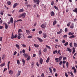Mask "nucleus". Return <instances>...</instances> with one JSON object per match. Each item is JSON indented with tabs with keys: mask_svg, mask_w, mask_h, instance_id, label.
I'll return each instance as SVG.
<instances>
[{
	"mask_svg": "<svg viewBox=\"0 0 77 77\" xmlns=\"http://www.w3.org/2000/svg\"><path fill=\"white\" fill-rule=\"evenodd\" d=\"M46 46V48H49V49H51V48L49 46H48L47 45H45Z\"/></svg>",
	"mask_w": 77,
	"mask_h": 77,
	"instance_id": "30",
	"label": "nucleus"
},
{
	"mask_svg": "<svg viewBox=\"0 0 77 77\" xmlns=\"http://www.w3.org/2000/svg\"><path fill=\"white\" fill-rule=\"evenodd\" d=\"M54 4V1H53L51 2V5H52V6H53Z\"/></svg>",
	"mask_w": 77,
	"mask_h": 77,
	"instance_id": "34",
	"label": "nucleus"
},
{
	"mask_svg": "<svg viewBox=\"0 0 77 77\" xmlns=\"http://www.w3.org/2000/svg\"><path fill=\"white\" fill-rule=\"evenodd\" d=\"M18 35L19 36H21V35H22V34L21 33H20V32H18Z\"/></svg>",
	"mask_w": 77,
	"mask_h": 77,
	"instance_id": "54",
	"label": "nucleus"
},
{
	"mask_svg": "<svg viewBox=\"0 0 77 77\" xmlns=\"http://www.w3.org/2000/svg\"><path fill=\"white\" fill-rule=\"evenodd\" d=\"M3 28V26H0V29H2Z\"/></svg>",
	"mask_w": 77,
	"mask_h": 77,
	"instance_id": "63",
	"label": "nucleus"
},
{
	"mask_svg": "<svg viewBox=\"0 0 77 77\" xmlns=\"http://www.w3.org/2000/svg\"><path fill=\"white\" fill-rule=\"evenodd\" d=\"M43 37H44V38H45L47 36V34H46V33H43Z\"/></svg>",
	"mask_w": 77,
	"mask_h": 77,
	"instance_id": "8",
	"label": "nucleus"
},
{
	"mask_svg": "<svg viewBox=\"0 0 77 77\" xmlns=\"http://www.w3.org/2000/svg\"><path fill=\"white\" fill-rule=\"evenodd\" d=\"M74 47H77V44L75 43H74Z\"/></svg>",
	"mask_w": 77,
	"mask_h": 77,
	"instance_id": "41",
	"label": "nucleus"
},
{
	"mask_svg": "<svg viewBox=\"0 0 77 77\" xmlns=\"http://www.w3.org/2000/svg\"><path fill=\"white\" fill-rule=\"evenodd\" d=\"M72 50H73V52H72V53L73 54H74V53H75V48H73Z\"/></svg>",
	"mask_w": 77,
	"mask_h": 77,
	"instance_id": "16",
	"label": "nucleus"
},
{
	"mask_svg": "<svg viewBox=\"0 0 77 77\" xmlns=\"http://www.w3.org/2000/svg\"><path fill=\"white\" fill-rule=\"evenodd\" d=\"M47 48H45V49H44L43 51L44 52H45L46 51H47Z\"/></svg>",
	"mask_w": 77,
	"mask_h": 77,
	"instance_id": "32",
	"label": "nucleus"
},
{
	"mask_svg": "<svg viewBox=\"0 0 77 77\" xmlns=\"http://www.w3.org/2000/svg\"><path fill=\"white\" fill-rule=\"evenodd\" d=\"M37 5H39V2H40V1H39V0H37Z\"/></svg>",
	"mask_w": 77,
	"mask_h": 77,
	"instance_id": "37",
	"label": "nucleus"
},
{
	"mask_svg": "<svg viewBox=\"0 0 77 77\" xmlns=\"http://www.w3.org/2000/svg\"><path fill=\"white\" fill-rule=\"evenodd\" d=\"M62 59V57L61 56L58 59L59 62L60 60H61V59Z\"/></svg>",
	"mask_w": 77,
	"mask_h": 77,
	"instance_id": "31",
	"label": "nucleus"
},
{
	"mask_svg": "<svg viewBox=\"0 0 77 77\" xmlns=\"http://www.w3.org/2000/svg\"><path fill=\"white\" fill-rule=\"evenodd\" d=\"M67 51H69V53H71L72 52V50L70 48H69L67 47Z\"/></svg>",
	"mask_w": 77,
	"mask_h": 77,
	"instance_id": "7",
	"label": "nucleus"
},
{
	"mask_svg": "<svg viewBox=\"0 0 77 77\" xmlns=\"http://www.w3.org/2000/svg\"><path fill=\"white\" fill-rule=\"evenodd\" d=\"M22 62L23 63V65H25V63H26V62H25V60H24V59H22Z\"/></svg>",
	"mask_w": 77,
	"mask_h": 77,
	"instance_id": "15",
	"label": "nucleus"
},
{
	"mask_svg": "<svg viewBox=\"0 0 77 77\" xmlns=\"http://www.w3.org/2000/svg\"><path fill=\"white\" fill-rule=\"evenodd\" d=\"M41 27L43 29H45L46 27V25L45 24H43L41 25Z\"/></svg>",
	"mask_w": 77,
	"mask_h": 77,
	"instance_id": "6",
	"label": "nucleus"
},
{
	"mask_svg": "<svg viewBox=\"0 0 77 77\" xmlns=\"http://www.w3.org/2000/svg\"><path fill=\"white\" fill-rule=\"evenodd\" d=\"M38 33L39 34H41V33H42V31H39L38 32Z\"/></svg>",
	"mask_w": 77,
	"mask_h": 77,
	"instance_id": "53",
	"label": "nucleus"
},
{
	"mask_svg": "<svg viewBox=\"0 0 77 77\" xmlns=\"http://www.w3.org/2000/svg\"><path fill=\"white\" fill-rule=\"evenodd\" d=\"M16 47H17L18 49H20V46L18 44L16 45Z\"/></svg>",
	"mask_w": 77,
	"mask_h": 77,
	"instance_id": "29",
	"label": "nucleus"
},
{
	"mask_svg": "<svg viewBox=\"0 0 77 77\" xmlns=\"http://www.w3.org/2000/svg\"><path fill=\"white\" fill-rule=\"evenodd\" d=\"M70 24H71V22H69L68 24H67V26H68V27H69V26H70Z\"/></svg>",
	"mask_w": 77,
	"mask_h": 77,
	"instance_id": "38",
	"label": "nucleus"
},
{
	"mask_svg": "<svg viewBox=\"0 0 77 77\" xmlns=\"http://www.w3.org/2000/svg\"><path fill=\"white\" fill-rule=\"evenodd\" d=\"M59 65H62V61H61L59 63Z\"/></svg>",
	"mask_w": 77,
	"mask_h": 77,
	"instance_id": "64",
	"label": "nucleus"
},
{
	"mask_svg": "<svg viewBox=\"0 0 77 77\" xmlns=\"http://www.w3.org/2000/svg\"><path fill=\"white\" fill-rule=\"evenodd\" d=\"M26 14L25 13H24L23 14H21L19 16V18H20L23 17H25V16H26Z\"/></svg>",
	"mask_w": 77,
	"mask_h": 77,
	"instance_id": "2",
	"label": "nucleus"
},
{
	"mask_svg": "<svg viewBox=\"0 0 77 77\" xmlns=\"http://www.w3.org/2000/svg\"><path fill=\"white\" fill-rule=\"evenodd\" d=\"M0 14L2 15H3V11H1V12H0Z\"/></svg>",
	"mask_w": 77,
	"mask_h": 77,
	"instance_id": "42",
	"label": "nucleus"
},
{
	"mask_svg": "<svg viewBox=\"0 0 77 77\" xmlns=\"http://www.w3.org/2000/svg\"><path fill=\"white\" fill-rule=\"evenodd\" d=\"M21 73V71H19L17 74V76H19L20 75V74Z\"/></svg>",
	"mask_w": 77,
	"mask_h": 77,
	"instance_id": "14",
	"label": "nucleus"
},
{
	"mask_svg": "<svg viewBox=\"0 0 77 77\" xmlns=\"http://www.w3.org/2000/svg\"><path fill=\"white\" fill-rule=\"evenodd\" d=\"M42 62H43V59H42V58H41L40 59V63L41 65L42 64Z\"/></svg>",
	"mask_w": 77,
	"mask_h": 77,
	"instance_id": "10",
	"label": "nucleus"
},
{
	"mask_svg": "<svg viewBox=\"0 0 77 77\" xmlns=\"http://www.w3.org/2000/svg\"><path fill=\"white\" fill-rule=\"evenodd\" d=\"M51 15L52 17H53L54 15V12L53 11H52L51 13Z\"/></svg>",
	"mask_w": 77,
	"mask_h": 77,
	"instance_id": "11",
	"label": "nucleus"
},
{
	"mask_svg": "<svg viewBox=\"0 0 77 77\" xmlns=\"http://www.w3.org/2000/svg\"><path fill=\"white\" fill-rule=\"evenodd\" d=\"M39 55H41V53H42V52H41V50H40L39 51Z\"/></svg>",
	"mask_w": 77,
	"mask_h": 77,
	"instance_id": "47",
	"label": "nucleus"
},
{
	"mask_svg": "<svg viewBox=\"0 0 77 77\" xmlns=\"http://www.w3.org/2000/svg\"><path fill=\"white\" fill-rule=\"evenodd\" d=\"M17 53V52L16 51H15L14 53V55L15 56V55H16V54Z\"/></svg>",
	"mask_w": 77,
	"mask_h": 77,
	"instance_id": "51",
	"label": "nucleus"
},
{
	"mask_svg": "<svg viewBox=\"0 0 77 77\" xmlns=\"http://www.w3.org/2000/svg\"><path fill=\"white\" fill-rule=\"evenodd\" d=\"M8 72L9 73V74H10V75L12 74H13V71H12L11 70H10Z\"/></svg>",
	"mask_w": 77,
	"mask_h": 77,
	"instance_id": "13",
	"label": "nucleus"
},
{
	"mask_svg": "<svg viewBox=\"0 0 77 77\" xmlns=\"http://www.w3.org/2000/svg\"><path fill=\"white\" fill-rule=\"evenodd\" d=\"M17 36H18V35H17V34H16L14 36V33H12L11 38V39H13L14 38H17Z\"/></svg>",
	"mask_w": 77,
	"mask_h": 77,
	"instance_id": "1",
	"label": "nucleus"
},
{
	"mask_svg": "<svg viewBox=\"0 0 77 77\" xmlns=\"http://www.w3.org/2000/svg\"><path fill=\"white\" fill-rule=\"evenodd\" d=\"M18 21H22V20L20 19V20H18L16 21V22H18Z\"/></svg>",
	"mask_w": 77,
	"mask_h": 77,
	"instance_id": "58",
	"label": "nucleus"
},
{
	"mask_svg": "<svg viewBox=\"0 0 77 77\" xmlns=\"http://www.w3.org/2000/svg\"><path fill=\"white\" fill-rule=\"evenodd\" d=\"M34 47H36V48H38V47H39V45H37L36 44H34Z\"/></svg>",
	"mask_w": 77,
	"mask_h": 77,
	"instance_id": "20",
	"label": "nucleus"
},
{
	"mask_svg": "<svg viewBox=\"0 0 77 77\" xmlns=\"http://www.w3.org/2000/svg\"><path fill=\"white\" fill-rule=\"evenodd\" d=\"M54 54H56V53H57V50H55V51H53V52Z\"/></svg>",
	"mask_w": 77,
	"mask_h": 77,
	"instance_id": "27",
	"label": "nucleus"
},
{
	"mask_svg": "<svg viewBox=\"0 0 77 77\" xmlns=\"http://www.w3.org/2000/svg\"><path fill=\"white\" fill-rule=\"evenodd\" d=\"M14 21V19H13V18L11 17L10 19V20L9 22H8V24H11V23L12 24L13 22Z\"/></svg>",
	"mask_w": 77,
	"mask_h": 77,
	"instance_id": "3",
	"label": "nucleus"
},
{
	"mask_svg": "<svg viewBox=\"0 0 77 77\" xmlns=\"http://www.w3.org/2000/svg\"><path fill=\"white\" fill-rule=\"evenodd\" d=\"M5 63H4L0 65V66H5Z\"/></svg>",
	"mask_w": 77,
	"mask_h": 77,
	"instance_id": "33",
	"label": "nucleus"
},
{
	"mask_svg": "<svg viewBox=\"0 0 77 77\" xmlns=\"http://www.w3.org/2000/svg\"><path fill=\"white\" fill-rule=\"evenodd\" d=\"M41 76L42 77H44V73H42L41 75Z\"/></svg>",
	"mask_w": 77,
	"mask_h": 77,
	"instance_id": "62",
	"label": "nucleus"
},
{
	"mask_svg": "<svg viewBox=\"0 0 77 77\" xmlns=\"http://www.w3.org/2000/svg\"><path fill=\"white\" fill-rule=\"evenodd\" d=\"M69 65V63L68 62H67L66 63V66L67 68H68V65Z\"/></svg>",
	"mask_w": 77,
	"mask_h": 77,
	"instance_id": "46",
	"label": "nucleus"
},
{
	"mask_svg": "<svg viewBox=\"0 0 77 77\" xmlns=\"http://www.w3.org/2000/svg\"><path fill=\"white\" fill-rule=\"evenodd\" d=\"M57 23V21L56 20H54L53 22V25L54 26Z\"/></svg>",
	"mask_w": 77,
	"mask_h": 77,
	"instance_id": "24",
	"label": "nucleus"
},
{
	"mask_svg": "<svg viewBox=\"0 0 77 77\" xmlns=\"http://www.w3.org/2000/svg\"><path fill=\"white\" fill-rule=\"evenodd\" d=\"M70 74L71 75L72 77H74V75L73 74V73L72 72H70Z\"/></svg>",
	"mask_w": 77,
	"mask_h": 77,
	"instance_id": "40",
	"label": "nucleus"
},
{
	"mask_svg": "<svg viewBox=\"0 0 77 77\" xmlns=\"http://www.w3.org/2000/svg\"><path fill=\"white\" fill-rule=\"evenodd\" d=\"M27 57L28 58L26 60H30V57L29 56Z\"/></svg>",
	"mask_w": 77,
	"mask_h": 77,
	"instance_id": "39",
	"label": "nucleus"
},
{
	"mask_svg": "<svg viewBox=\"0 0 77 77\" xmlns=\"http://www.w3.org/2000/svg\"><path fill=\"white\" fill-rule=\"evenodd\" d=\"M73 12H75V13H77V8H75V9L73 10Z\"/></svg>",
	"mask_w": 77,
	"mask_h": 77,
	"instance_id": "17",
	"label": "nucleus"
},
{
	"mask_svg": "<svg viewBox=\"0 0 77 77\" xmlns=\"http://www.w3.org/2000/svg\"><path fill=\"white\" fill-rule=\"evenodd\" d=\"M23 56H24V57L25 58H27L29 56L28 55V54L26 53H24L23 54Z\"/></svg>",
	"mask_w": 77,
	"mask_h": 77,
	"instance_id": "5",
	"label": "nucleus"
},
{
	"mask_svg": "<svg viewBox=\"0 0 77 77\" xmlns=\"http://www.w3.org/2000/svg\"><path fill=\"white\" fill-rule=\"evenodd\" d=\"M53 71L54 72H56V69H55V68H54L53 69Z\"/></svg>",
	"mask_w": 77,
	"mask_h": 77,
	"instance_id": "57",
	"label": "nucleus"
},
{
	"mask_svg": "<svg viewBox=\"0 0 77 77\" xmlns=\"http://www.w3.org/2000/svg\"><path fill=\"white\" fill-rule=\"evenodd\" d=\"M49 71L51 74L53 73V70L51 69V67L49 68Z\"/></svg>",
	"mask_w": 77,
	"mask_h": 77,
	"instance_id": "25",
	"label": "nucleus"
},
{
	"mask_svg": "<svg viewBox=\"0 0 77 77\" xmlns=\"http://www.w3.org/2000/svg\"><path fill=\"white\" fill-rule=\"evenodd\" d=\"M62 43H63V44H64V43H65V40H63Z\"/></svg>",
	"mask_w": 77,
	"mask_h": 77,
	"instance_id": "61",
	"label": "nucleus"
},
{
	"mask_svg": "<svg viewBox=\"0 0 77 77\" xmlns=\"http://www.w3.org/2000/svg\"><path fill=\"white\" fill-rule=\"evenodd\" d=\"M31 66H32V68L33 67V66H34V63H33L32 62L31 64Z\"/></svg>",
	"mask_w": 77,
	"mask_h": 77,
	"instance_id": "44",
	"label": "nucleus"
},
{
	"mask_svg": "<svg viewBox=\"0 0 77 77\" xmlns=\"http://www.w3.org/2000/svg\"><path fill=\"white\" fill-rule=\"evenodd\" d=\"M67 37H68V36L66 35H64L63 36V38H67Z\"/></svg>",
	"mask_w": 77,
	"mask_h": 77,
	"instance_id": "52",
	"label": "nucleus"
},
{
	"mask_svg": "<svg viewBox=\"0 0 77 77\" xmlns=\"http://www.w3.org/2000/svg\"><path fill=\"white\" fill-rule=\"evenodd\" d=\"M26 32L27 35L30 34V31L29 30H26Z\"/></svg>",
	"mask_w": 77,
	"mask_h": 77,
	"instance_id": "23",
	"label": "nucleus"
},
{
	"mask_svg": "<svg viewBox=\"0 0 77 77\" xmlns=\"http://www.w3.org/2000/svg\"><path fill=\"white\" fill-rule=\"evenodd\" d=\"M74 37H75V36H74V35H73L69 37V38H74Z\"/></svg>",
	"mask_w": 77,
	"mask_h": 77,
	"instance_id": "45",
	"label": "nucleus"
},
{
	"mask_svg": "<svg viewBox=\"0 0 77 77\" xmlns=\"http://www.w3.org/2000/svg\"><path fill=\"white\" fill-rule=\"evenodd\" d=\"M5 29H7L8 27V24L6 23H5Z\"/></svg>",
	"mask_w": 77,
	"mask_h": 77,
	"instance_id": "21",
	"label": "nucleus"
},
{
	"mask_svg": "<svg viewBox=\"0 0 77 77\" xmlns=\"http://www.w3.org/2000/svg\"><path fill=\"white\" fill-rule=\"evenodd\" d=\"M23 32V31H22V30L21 29H19L18 30V32Z\"/></svg>",
	"mask_w": 77,
	"mask_h": 77,
	"instance_id": "49",
	"label": "nucleus"
},
{
	"mask_svg": "<svg viewBox=\"0 0 77 77\" xmlns=\"http://www.w3.org/2000/svg\"><path fill=\"white\" fill-rule=\"evenodd\" d=\"M66 57H63V60H66Z\"/></svg>",
	"mask_w": 77,
	"mask_h": 77,
	"instance_id": "50",
	"label": "nucleus"
},
{
	"mask_svg": "<svg viewBox=\"0 0 77 77\" xmlns=\"http://www.w3.org/2000/svg\"><path fill=\"white\" fill-rule=\"evenodd\" d=\"M18 5V3H15L13 5V8H15L16 6Z\"/></svg>",
	"mask_w": 77,
	"mask_h": 77,
	"instance_id": "9",
	"label": "nucleus"
},
{
	"mask_svg": "<svg viewBox=\"0 0 77 77\" xmlns=\"http://www.w3.org/2000/svg\"><path fill=\"white\" fill-rule=\"evenodd\" d=\"M70 27L71 29H73L74 28V23H72L70 26Z\"/></svg>",
	"mask_w": 77,
	"mask_h": 77,
	"instance_id": "19",
	"label": "nucleus"
},
{
	"mask_svg": "<svg viewBox=\"0 0 77 77\" xmlns=\"http://www.w3.org/2000/svg\"><path fill=\"white\" fill-rule=\"evenodd\" d=\"M5 55H3L2 57V59L4 60V59H5Z\"/></svg>",
	"mask_w": 77,
	"mask_h": 77,
	"instance_id": "56",
	"label": "nucleus"
},
{
	"mask_svg": "<svg viewBox=\"0 0 77 77\" xmlns=\"http://www.w3.org/2000/svg\"><path fill=\"white\" fill-rule=\"evenodd\" d=\"M32 38V36L31 35H29L28 37V38Z\"/></svg>",
	"mask_w": 77,
	"mask_h": 77,
	"instance_id": "59",
	"label": "nucleus"
},
{
	"mask_svg": "<svg viewBox=\"0 0 77 77\" xmlns=\"http://www.w3.org/2000/svg\"><path fill=\"white\" fill-rule=\"evenodd\" d=\"M54 8L55 9H57V10H58V8L56 6H54Z\"/></svg>",
	"mask_w": 77,
	"mask_h": 77,
	"instance_id": "48",
	"label": "nucleus"
},
{
	"mask_svg": "<svg viewBox=\"0 0 77 77\" xmlns=\"http://www.w3.org/2000/svg\"><path fill=\"white\" fill-rule=\"evenodd\" d=\"M9 64H10V61H8V69H9Z\"/></svg>",
	"mask_w": 77,
	"mask_h": 77,
	"instance_id": "18",
	"label": "nucleus"
},
{
	"mask_svg": "<svg viewBox=\"0 0 77 77\" xmlns=\"http://www.w3.org/2000/svg\"><path fill=\"white\" fill-rule=\"evenodd\" d=\"M7 3L8 5H11V2L10 1L8 2Z\"/></svg>",
	"mask_w": 77,
	"mask_h": 77,
	"instance_id": "28",
	"label": "nucleus"
},
{
	"mask_svg": "<svg viewBox=\"0 0 77 77\" xmlns=\"http://www.w3.org/2000/svg\"><path fill=\"white\" fill-rule=\"evenodd\" d=\"M24 11V9L22 8L19 10V12H23Z\"/></svg>",
	"mask_w": 77,
	"mask_h": 77,
	"instance_id": "12",
	"label": "nucleus"
},
{
	"mask_svg": "<svg viewBox=\"0 0 77 77\" xmlns=\"http://www.w3.org/2000/svg\"><path fill=\"white\" fill-rule=\"evenodd\" d=\"M37 39L38 40L39 42H43V40H42V38H41L37 37Z\"/></svg>",
	"mask_w": 77,
	"mask_h": 77,
	"instance_id": "4",
	"label": "nucleus"
},
{
	"mask_svg": "<svg viewBox=\"0 0 77 77\" xmlns=\"http://www.w3.org/2000/svg\"><path fill=\"white\" fill-rule=\"evenodd\" d=\"M65 32H67V31H68V28H66L65 29Z\"/></svg>",
	"mask_w": 77,
	"mask_h": 77,
	"instance_id": "55",
	"label": "nucleus"
},
{
	"mask_svg": "<svg viewBox=\"0 0 77 77\" xmlns=\"http://www.w3.org/2000/svg\"><path fill=\"white\" fill-rule=\"evenodd\" d=\"M72 42H71L69 44V45L70 47H72Z\"/></svg>",
	"mask_w": 77,
	"mask_h": 77,
	"instance_id": "36",
	"label": "nucleus"
},
{
	"mask_svg": "<svg viewBox=\"0 0 77 77\" xmlns=\"http://www.w3.org/2000/svg\"><path fill=\"white\" fill-rule=\"evenodd\" d=\"M17 64H18V65H20V61L18 60H17Z\"/></svg>",
	"mask_w": 77,
	"mask_h": 77,
	"instance_id": "43",
	"label": "nucleus"
},
{
	"mask_svg": "<svg viewBox=\"0 0 77 77\" xmlns=\"http://www.w3.org/2000/svg\"><path fill=\"white\" fill-rule=\"evenodd\" d=\"M65 75L66 77H68V74H67V73H66V72H65Z\"/></svg>",
	"mask_w": 77,
	"mask_h": 77,
	"instance_id": "60",
	"label": "nucleus"
},
{
	"mask_svg": "<svg viewBox=\"0 0 77 77\" xmlns=\"http://www.w3.org/2000/svg\"><path fill=\"white\" fill-rule=\"evenodd\" d=\"M49 61H50V58L49 57H48L46 60V62L47 63H48Z\"/></svg>",
	"mask_w": 77,
	"mask_h": 77,
	"instance_id": "22",
	"label": "nucleus"
},
{
	"mask_svg": "<svg viewBox=\"0 0 77 77\" xmlns=\"http://www.w3.org/2000/svg\"><path fill=\"white\" fill-rule=\"evenodd\" d=\"M68 45V42H66L64 44L65 46H67V45Z\"/></svg>",
	"mask_w": 77,
	"mask_h": 77,
	"instance_id": "35",
	"label": "nucleus"
},
{
	"mask_svg": "<svg viewBox=\"0 0 77 77\" xmlns=\"http://www.w3.org/2000/svg\"><path fill=\"white\" fill-rule=\"evenodd\" d=\"M74 32H69V35H74Z\"/></svg>",
	"mask_w": 77,
	"mask_h": 77,
	"instance_id": "26",
	"label": "nucleus"
}]
</instances>
